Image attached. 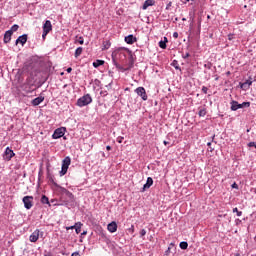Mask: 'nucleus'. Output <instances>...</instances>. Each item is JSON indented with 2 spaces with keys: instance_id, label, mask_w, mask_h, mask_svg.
Returning a JSON list of instances; mask_svg holds the SVG:
<instances>
[{
  "instance_id": "obj_1",
  "label": "nucleus",
  "mask_w": 256,
  "mask_h": 256,
  "mask_svg": "<svg viewBox=\"0 0 256 256\" xmlns=\"http://www.w3.org/2000/svg\"><path fill=\"white\" fill-rule=\"evenodd\" d=\"M127 53H129V49L120 48L115 51V57L119 59L121 63H125V61H127Z\"/></svg>"
},
{
  "instance_id": "obj_2",
  "label": "nucleus",
  "mask_w": 256,
  "mask_h": 256,
  "mask_svg": "<svg viewBox=\"0 0 256 256\" xmlns=\"http://www.w3.org/2000/svg\"><path fill=\"white\" fill-rule=\"evenodd\" d=\"M93 102V98H91V95L89 94H86L82 97H80L78 100H77V103L76 105L78 107H86V105H89Z\"/></svg>"
},
{
  "instance_id": "obj_3",
  "label": "nucleus",
  "mask_w": 256,
  "mask_h": 256,
  "mask_svg": "<svg viewBox=\"0 0 256 256\" xmlns=\"http://www.w3.org/2000/svg\"><path fill=\"white\" fill-rule=\"evenodd\" d=\"M231 111H237L238 109H243L245 107H251V102H243L239 104V102L233 100L231 103Z\"/></svg>"
},
{
  "instance_id": "obj_4",
  "label": "nucleus",
  "mask_w": 256,
  "mask_h": 256,
  "mask_svg": "<svg viewBox=\"0 0 256 256\" xmlns=\"http://www.w3.org/2000/svg\"><path fill=\"white\" fill-rule=\"evenodd\" d=\"M53 31V25L49 20H46L45 23L43 24V34L42 38L45 39L47 35H49V32Z\"/></svg>"
},
{
  "instance_id": "obj_5",
  "label": "nucleus",
  "mask_w": 256,
  "mask_h": 256,
  "mask_svg": "<svg viewBox=\"0 0 256 256\" xmlns=\"http://www.w3.org/2000/svg\"><path fill=\"white\" fill-rule=\"evenodd\" d=\"M67 131V128L65 127H60V128H57L53 135H52V138L54 139H61V137H63L65 135V132Z\"/></svg>"
},
{
  "instance_id": "obj_6",
  "label": "nucleus",
  "mask_w": 256,
  "mask_h": 256,
  "mask_svg": "<svg viewBox=\"0 0 256 256\" xmlns=\"http://www.w3.org/2000/svg\"><path fill=\"white\" fill-rule=\"evenodd\" d=\"M33 196H24L22 201L25 209H31L33 207Z\"/></svg>"
},
{
  "instance_id": "obj_7",
  "label": "nucleus",
  "mask_w": 256,
  "mask_h": 256,
  "mask_svg": "<svg viewBox=\"0 0 256 256\" xmlns=\"http://www.w3.org/2000/svg\"><path fill=\"white\" fill-rule=\"evenodd\" d=\"M43 236V232H41L39 229H36L31 235H30V242L31 243H37L39 241V236Z\"/></svg>"
},
{
  "instance_id": "obj_8",
  "label": "nucleus",
  "mask_w": 256,
  "mask_h": 256,
  "mask_svg": "<svg viewBox=\"0 0 256 256\" xmlns=\"http://www.w3.org/2000/svg\"><path fill=\"white\" fill-rule=\"evenodd\" d=\"M13 157H15V152H13L11 148L7 147L3 155L4 161H11Z\"/></svg>"
},
{
  "instance_id": "obj_9",
  "label": "nucleus",
  "mask_w": 256,
  "mask_h": 256,
  "mask_svg": "<svg viewBox=\"0 0 256 256\" xmlns=\"http://www.w3.org/2000/svg\"><path fill=\"white\" fill-rule=\"evenodd\" d=\"M135 93H137V95L139 97H141V99L143 101H147L148 96H147V91L143 88V87H138L135 89Z\"/></svg>"
},
{
  "instance_id": "obj_10",
  "label": "nucleus",
  "mask_w": 256,
  "mask_h": 256,
  "mask_svg": "<svg viewBox=\"0 0 256 256\" xmlns=\"http://www.w3.org/2000/svg\"><path fill=\"white\" fill-rule=\"evenodd\" d=\"M152 185H153V178L148 177L146 183L144 184V186L141 190V192L145 193V191H147V189H149Z\"/></svg>"
},
{
  "instance_id": "obj_11",
  "label": "nucleus",
  "mask_w": 256,
  "mask_h": 256,
  "mask_svg": "<svg viewBox=\"0 0 256 256\" xmlns=\"http://www.w3.org/2000/svg\"><path fill=\"white\" fill-rule=\"evenodd\" d=\"M125 42L128 45H133V43H137V38L133 36L132 34L125 37Z\"/></svg>"
},
{
  "instance_id": "obj_12",
  "label": "nucleus",
  "mask_w": 256,
  "mask_h": 256,
  "mask_svg": "<svg viewBox=\"0 0 256 256\" xmlns=\"http://www.w3.org/2000/svg\"><path fill=\"white\" fill-rule=\"evenodd\" d=\"M253 85V81L251 80H246L243 83H240V87L243 89V91L249 90V87Z\"/></svg>"
},
{
  "instance_id": "obj_13",
  "label": "nucleus",
  "mask_w": 256,
  "mask_h": 256,
  "mask_svg": "<svg viewBox=\"0 0 256 256\" xmlns=\"http://www.w3.org/2000/svg\"><path fill=\"white\" fill-rule=\"evenodd\" d=\"M43 101H45V97L39 96V97L32 100V105L34 107H37V105H41V103H43Z\"/></svg>"
},
{
  "instance_id": "obj_14",
  "label": "nucleus",
  "mask_w": 256,
  "mask_h": 256,
  "mask_svg": "<svg viewBox=\"0 0 256 256\" xmlns=\"http://www.w3.org/2000/svg\"><path fill=\"white\" fill-rule=\"evenodd\" d=\"M19 43H21V45H25V43H27V34L18 37L16 45H19Z\"/></svg>"
},
{
  "instance_id": "obj_15",
  "label": "nucleus",
  "mask_w": 256,
  "mask_h": 256,
  "mask_svg": "<svg viewBox=\"0 0 256 256\" xmlns=\"http://www.w3.org/2000/svg\"><path fill=\"white\" fill-rule=\"evenodd\" d=\"M155 5V0H146L142 6V9L145 11L148 7H153Z\"/></svg>"
},
{
  "instance_id": "obj_16",
  "label": "nucleus",
  "mask_w": 256,
  "mask_h": 256,
  "mask_svg": "<svg viewBox=\"0 0 256 256\" xmlns=\"http://www.w3.org/2000/svg\"><path fill=\"white\" fill-rule=\"evenodd\" d=\"M69 165H71V158L67 156L62 161V167L69 169Z\"/></svg>"
},
{
  "instance_id": "obj_17",
  "label": "nucleus",
  "mask_w": 256,
  "mask_h": 256,
  "mask_svg": "<svg viewBox=\"0 0 256 256\" xmlns=\"http://www.w3.org/2000/svg\"><path fill=\"white\" fill-rule=\"evenodd\" d=\"M12 33L11 31H6L4 34V43H9V41H11V37H12Z\"/></svg>"
},
{
  "instance_id": "obj_18",
  "label": "nucleus",
  "mask_w": 256,
  "mask_h": 256,
  "mask_svg": "<svg viewBox=\"0 0 256 256\" xmlns=\"http://www.w3.org/2000/svg\"><path fill=\"white\" fill-rule=\"evenodd\" d=\"M62 193H64V195H66L67 198H69L71 201H73L75 196H73V193H71L69 190L63 188Z\"/></svg>"
},
{
  "instance_id": "obj_19",
  "label": "nucleus",
  "mask_w": 256,
  "mask_h": 256,
  "mask_svg": "<svg viewBox=\"0 0 256 256\" xmlns=\"http://www.w3.org/2000/svg\"><path fill=\"white\" fill-rule=\"evenodd\" d=\"M69 229H75L77 235H79V233H81V226H69V227H66V230L69 231Z\"/></svg>"
},
{
  "instance_id": "obj_20",
  "label": "nucleus",
  "mask_w": 256,
  "mask_h": 256,
  "mask_svg": "<svg viewBox=\"0 0 256 256\" xmlns=\"http://www.w3.org/2000/svg\"><path fill=\"white\" fill-rule=\"evenodd\" d=\"M101 65H105L104 60H96L95 62H93V67H95V69H97L98 67H101Z\"/></svg>"
},
{
  "instance_id": "obj_21",
  "label": "nucleus",
  "mask_w": 256,
  "mask_h": 256,
  "mask_svg": "<svg viewBox=\"0 0 256 256\" xmlns=\"http://www.w3.org/2000/svg\"><path fill=\"white\" fill-rule=\"evenodd\" d=\"M160 49H167V37H164V41L159 42Z\"/></svg>"
},
{
  "instance_id": "obj_22",
  "label": "nucleus",
  "mask_w": 256,
  "mask_h": 256,
  "mask_svg": "<svg viewBox=\"0 0 256 256\" xmlns=\"http://www.w3.org/2000/svg\"><path fill=\"white\" fill-rule=\"evenodd\" d=\"M41 203H43V205H50L51 206V204L49 203V198L45 195H42Z\"/></svg>"
},
{
  "instance_id": "obj_23",
  "label": "nucleus",
  "mask_w": 256,
  "mask_h": 256,
  "mask_svg": "<svg viewBox=\"0 0 256 256\" xmlns=\"http://www.w3.org/2000/svg\"><path fill=\"white\" fill-rule=\"evenodd\" d=\"M83 53V47H78L76 50H75V58L77 59L81 54Z\"/></svg>"
},
{
  "instance_id": "obj_24",
  "label": "nucleus",
  "mask_w": 256,
  "mask_h": 256,
  "mask_svg": "<svg viewBox=\"0 0 256 256\" xmlns=\"http://www.w3.org/2000/svg\"><path fill=\"white\" fill-rule=\"evenodd\" d=\"M107 229L110 233H115L117 231V225H107Z\"/></svg>"
},
{
  "instance_id": "obj_25",
  "label": "nucleus",
  "mask_w": 256,
  "mask_h": 256,
  "mask_svg": "<svg viewBox=\"0 0 256 256\" xmlns=\"http://www.w3.org/2000/svg\"><path fill=\"white\" fill-rule=\"evenodd\" d=\"M199 117H205L207 115V110L206 109H201L198 112Z\"/></svg>"
},
{
  "instance_id": "obj_26",
  "label": "nucleus",
  "mask_w": 256,
  "mask_h": 256,
  "mask_svg": "<svg viewBox=\"0 0 256 256\" xmlns=\"http://www.w3.org/2000/svg\"><path fill=\"white\" fill-rule=\"evenodd\" d=\"M18 30H19V25L14 24V25L11 27V29L8 30V31H11V33L13 34V32L18 31Z\"/></svg>"
},
{
  "instance_id": "obj_27",
  "label": "nucleus",
  "mask_w": 256,
  "mask_h": 256,
  "mask_svg": "<svg viewBox=\"0 0 256 256\" xmlns=\"http://www.w3.org/2000/svg\"><path fill=\"white\" fill-rule=\"evenodd\" d=\"M111 47V42L109 41H104L103 42V49H109Z\"/></svg>"
},
{
  "instance_id": "obj_28",
  "label": "nucleus",
  "mask_w": 256,
  "mask_h": 256,
  "mask_svg": "<svg viewBox=\"0 0 256 256\" xmlns=\"http://www.w3.org/2000/svg\"><path fill=\"white\" fill-rule=\"evenodd\" d=\"M69 168H64L62 167L61 171H60V177H63V175H67V171Z\"/></svg>"
},
{
  "instance_id": "obj_29",
  "label": "nucleus",
  "mask_w": 256,
  "mask_h": 256,
  "mask_svg": "<svg viewBox=\"0 0 256 256\" xmlns=\"http://www.w3.org/2000/svg\"><path fill=\"white\" fill-rule=\"evenodd\" d=\"M188 247H189V244L187 242L180 243V249H187Z\"/></svg>"
},
{
  "instance_id": "obj_30",
  "label": "nucleus",
  "mask_w": 256,
  "mask_h": 256,
  "mask_svg": "<svg viewBox=\"0 0 256 256\" xmlns=\"http://www.w3.org/2000/svg\"><path fill=\"white\" fill-rule=\"evenodd\" d=\"M233 213H237L238 217H241V215H243V212L239 211V209H237V208L233 209Z\"/></svg>"
},
{
  "instance_id": "obj_31",
  "label": "nucleus",
  "mask_w": 256,
  "mask_h": 256,
  "mask_svg": "<svg viewBox=\"0 0 256 256\" xmlns=\"http://www.w3.org/2000/svg\"><path fill=\"white\" fill-rule=\"evenodd\" d=\"M207 91H209V88H207V86H203L202 93H204V95H207Z\"/></svg>"
},
{
  "instance_id": "obj_32",
  "label": "nucleus",
  "mask_w": 256,
  "mask_h": 256,
  "mask_svg": "<svg viewBox=\"0 0 256 256\" xmlns=\"http://www.w3.org/2000/svg\"><path fill=\"white\" fill-rule=\"evenodd\" d=\"M140 235H141V237H145V235H147V231L145 229H142L140 231Z\"/></svg>"
},
{
  "instance_id": "obj_33",
  "label": "nucleus",
  "mask_w": 256,
  "mask_h": 256,
  "mask_svg": "<svg viewBox=\"0 0 256 256\" xmlns=\"http://www.w3.org/2000/svg\"><path fill=\"white\" fill-rule=\"evenodd\" d=\"M173 5V2H169L167 5H166V10L169 11L171 9Z\"/></svg>"
},
{
  "instance_id": "obj_34",
  "label": "nucleus",
  "mask_w": 256,
  "mask_h": 256,
  "mask_svg": "<svg viewBox=\"0 0 256 256\" xmlns=\"http://www.w3.org/2000/svg\"><path fill=\"white\" fill-rule=\"evenodd\" d=\"M183 59H187L189 57H191V54H189V52H187L186 54H183Z\"/></svg>"
},
{
  "instance_id": "obj_35",
  "label": "nucleus",
  "mask_w": 256,
  "mask_h": 256,
  "mask_svg": "<svg viewBox=\"0 0 256 256\" xmlns=\"http://www.w3.org/2000/svg\"><path fill=\"white\" fill-rule=\"evenodd\" d=\"M52 185H54V187H59V184H57V182H55V180L50 179Z\"/></svg>"
},
{
  "instance_id": "obj_36",
  "label": "nucleus",
  "mask_w": 256,
  "mask_h": 256,
  "mask_svg": "<svg viewBox=\"0 0 256 256\" xmlns=\"http://www.w3.org/2000/svg\"><path fill=\"white\" fill-rule=\"evenodd\" d=\"M78 43H79L80 45H83V43H84L83 37H79Z\"/></svg>"
},
{
  "instance_id": "obj_37",
  "label": "nucleus",
  "mask_w": 256,
  "mask_h": 256,
  "mask_svg": "<svg viewBox=\"0 0 256 256\" xmlns=\"http://www.w3.org/2000/svg\"><path fill=\"white\" fill-rule=\"evenodd\" d=\"M125 138L124 137H118L117 138V142L118 143H123V140H124Z\"/></svg>"
},
{
  "instance_id": "obj_38",
  "label": "nucleus",
  "mask_w": 256,
  "mask_h": 256,
  "mask_svg": "<svg viewBox=\"0 0 256 256\" xmlns=\"http://www.w3.org/2000/svg\"><path fill=\"white\" fill-rule=\"evenodd\" d=\"M232 189H239V185H237V183H233L232 184Z\"/></svg>"
},
{
  "instance_id": "obj_39",
  "label": "nucleus",
  "mask_w": 256,
  "mask_h": 256,
  "mask_svg": "<svg viewBox=\"0 0 256 256\" xmlns=\"http://www.w3.org/2000/svg\"><path fill=\"white\" fill-rule=\"evenodd\" d=\"M173 37H174V39H178V38H179V33L174 32V33H173Z\"/></svg>"
},
{
  "instance_id": "obj_40",
  "label": "nucleus",
  "mask_w": 256,
  "mask_h": 256,
  "mask_svg": "<svg viewBox=\"0 0 256 256\" xmlns=\"http://www.w3.org/2000/svg\"><path fill=\"white\" fill-rule=\"evenodd\" d=\"M71 256H81L78 252H74L71 254Z\"/></svg>"
},
{
  "instance_id": "obj_41",
  "label": "nucleus",
  "mask_w": 256,
  "mask_h": 256,
  "mask_svg": "<svg viewBox=\"0 0 256 256\" xmlns=\"http://www.w3.org/2000/svg\"><path fill=\"white\" fill-rule=\"evenodd\" d=\"M67 73H71V71H73V68L72 67H69V68H67Z\"/></svg>"
},
{
  "instance_id": "obj_42",
  "label": "nucleus",
  "mask_w": 256,
  "mask_h": 256,
  "mask_svg": "<svg viewBox=\"0 0 256 256\" xmlns=\"http://www.w3.org/2000/svg\"><path fill=\"white\" fill-rule=\"evenodd\" d=\"M81 235H87V230H83V232H81Z\"/></svg>"
},
{
  "instance_id": "obj_43",
  "label": "nucleus",
  "mask_w": 256,
  "mask_h": 256,
  "mask_svg": "<svg viewBox=\"0 0 256 256\" xmlns=\"http://www.w3.org/2000/svg\"><path fill=\"white\" fill-rule=\"evenodd\" d=\"M108 225H117V222L112 221L111 223H109Z\"/></svg>"
},
{
  "instance_id": "obj_44",
  "label": "nucleus",
  "mask_w": 256,
  "mask_h": 256,
  "mask_svg": "<svg viewBox=\"0 0 256 256\" xmlns=\"http://www.w3.org/2000/svg\"><path fill=\"white\" fill-rule=\"evenodd\" d=\"M106 149H107L108 151H111V146H106Z\"/></svg>"
},
{
  "instance_id": "obj_45",
  "label": "nucleus",
  "mask_w": 256,
  "mask_h": 256,
  "mask_svg": "<svg viewBox=\"0 0 256 256\" xmlns=\"http://www.w3.org/2000/svg\"><path fill=\"white\" fill-rule=\"evenodd\" d=\"M164 145H169V142L168 141H164Z\"/></svg>"
},
{
  "instance_id": "obj_46",
  "label": "nucleus",
  "mask_w": 256,
  "mask_h": 256,
  "mask_svg": "<svg viewBox=\"0 0 256 256\" xmlns=\"http://www.w3.org/2000/svg\"><path fill=\"white\" fill-rule=\"evenodd\" d=\"M207 146H208V147H211V142H208V143H207Z\"/></svg>"
},
{
  "instance_id": "obj_47",
  "label": "nucleus",
  "mask_w": 256,
  "mask_h": 256,
  "mask_svg": "<svg viewBox=\"0 0 256 256\" xmlns=\"http://www.w3.org/2000/svg\"><path fill=\"white\" fill-rule=\"evenodd\" d=\"M75 225H83V224H81V222H77V223H75Z\"/></svg>"
},
{
  "instance_id": "obj_48",
  "label": "nucleus",
  "mask_w": 256,
  "mask_h": 256,
  "mask_svg": "<svg viewBox=\"0 0 256 256\" xmlns=\"http://www.w3.org/2000/svg\"><path fill=\"white\" fill-rule=\"evenodd\" d=\"M176 69H179V66H176Z\"/></svg>"
},
{
  "instance_id": "obj_49",
  "label": "nucleus",
  "mask_w": 256,
  "mask_h": 256,
  "mask_svg": "<svg viewBox=\"0 0 256 256\" xmlns=\"http://www.w3.org/2000/svg\"><path fill=\"white\" fill-rule=\"evenodd\" d=\"M170 249H171V248H168V250H167V251H170Z\"/></svg>"
},
{
  "instance_id": "obj_50",
  "label": "nucleus",
  "mask_w": 256,
  "mask_h": 256,
  "mask_svg": "<svg viewBox=\"0 0 256 256\" xmlns=\"http://www.w3.org/2000/svg\"><path fill=\"white\" fill-rule=\"evenodd\" d=\"M229 39H231V36H229Z\"/></svg>"
}]
</instances>
